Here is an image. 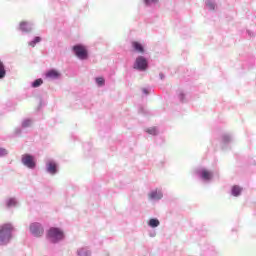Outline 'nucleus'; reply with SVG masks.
Masks as SVG:
<instances>
[{"label":"nucleus","instance_id":"nucleus-1","mask_svg":"<svg viewBox=\"0 0 256 256\" xmlns=\"http://www.w3.org/2000/svg\"><path fill=\"white\" fill-rule=\"evenodd\" d=\"M11 233H13V225L4 224L0 226V245H7L11 241Z\"/></svg>","mask_w":256,"mask_h":256},{"label":"nucleus","instance_id":"nucleus-2","mask_svg":"<svg viewBox=\"0 0 256 256\" xmlns=\"http://www.w3.org/2000/svg\"><path fill=\"white\" fill-rule=\"evenodd\" d=\"M48 239L52 241V243H57V241H61L63 239V231H61L59 228H50L47 233Z\"/></svg>","mask_w":256,"mask_h":256},{"label":"nucleus","instance_id":"nucleus-3","mask_svg":"<svg viewBox=\"0 0 256 256\" xmlns=\"http://www.w3.org/2000/svg\"><path fill=\"white\" fill-rule=\"evenodd\" d=\"M73 51H74L76 57H78V59L85 60V59H87V57H89L87 48H85V46H83V45L73 46Z\"/></svg>","mask_w":256,"mask_h":256},{"label":"nucleus","instance_id":"nucleus-4","mask_svg":"<svg viewBox=\"0 0 256 256\" xmlns=\"http://www.w3.org/2000/svg\"><path fill=\"white\" fill-rule=\"evenodd\" d=\"M22 163L23 165L28 167V169H35V157H33L32 155L24 154L22 156Z\"/></svg>","mask_w":256,"mask_h":256},{"label":"nucleus","instance_id":"nucleus-5","mask_svg":"<svg viewBox=\"0 0 256 256\" xmlns=\"http://www.w3.org/2000/svg\"><path fill=\"white\" fill-rule=\"evenodd\" d=\"M30 231L34 237H41L45 230L43 229V226L39 223H33L30 225Z\"/></svg>","mask_w":256,"mask_h":256},{"label":"nucleus","instance_id":"nucleus-6","mask_svg":"<svg viewBox=\"0 0 256 256\" xmlns=\"http://www.w3.org/2000/svg\"><path fill=\"white\" fill-rule=\"evenodd\" d=\"M135 65V69L145 71L147 69V59H145L143 56H140L136 59Z\"/></svg>","mask_w":256,"mask_h":256},{"label":"nucleus","instance_id":"nucleus-7","mask_svg":"<svg viewBox=\"0 0 256 256\" xmlns=\"http://www.w3.org/2000/svg\"><path fill=\"white\" fill-rule=\"evenodd\" d=\"M61 77V74L57 70H50L46 73L47 79H59Z\"/></svg>","mask_w":256,"mask_h":256},{"label":"nucleus","instance_id":"nucleus-8","mask_svg":"<svg viewBox=\"0 0 256 256\" xmlns=\"http://www.w3.org/2000/svg\"><path fill=\"white\" fill-rule=\"evenodd\" d=\"M47 171L51 175H55V173H57V164L55 162H48L47 163Z\"/></svg>","mask_w":256,"mask_h":256},{"label":"nucleus","instance_id":"nucleus-9","mask_svg":"<svg viewBox=\"0 0 256 256\" xmlns=\"http://www.w3.org/2000/svg\"><path fill=\"white\" fill-rule=\"evenodd\" d=\"M201 177L202 179H204V181H210V179L213 178V173H211V171L209 170H202L201 171Z\"/></svg>","mask_w":256,"mask_h":256},{"label":"nucleus","instance_id":"nucleus-10","mask_svg":"<svg viewBox=\"0 0 256 256\" xmlns=\"http://www.w3.org/2000/svg\"><path fill=\"white\" fill-rule=\"evenodd\" d=\"M132 47L135 49L138 53H144L145 49L143 48V45L139 42H132Z\"/></svg>","mask_w":256,"mask_h":256},{"label":"nucleus","instance_id":"nucleus-11","mask_svg":"<svg viewBox=\"0 0 256 256\" xmlns=\"http://www.w3.org/2000/svg\"><path fill=\"white\" fill-rule=\"evenodd\" d=\"M241 191H243V189L238 185L232 187V195L234 197H239V195H241Z\"/></svg>","mask_w":256,"mask_h":256},{"label":"nucleus","instance_id":"nucleus-12","mask_svg":"<svg viewBox=\"0 0 256 256\" xmlns=\"http://www.w3.org/2000/svg\"><path fill=\"white\" fill-rule=\"evenodd\" d=\"M20 30L24 31L25 33H28V31H31V25H29V23H27V22H21Z\"/></svg>","mask_w":256,"mask_h":256},{"label":"nucleus","instance_id":"nucleus-13","mask_svg":"<svg viewBox=\"0 0 256 256\" xmlns=\"http://www.w3.org/2000/svg\"><path fill=\"white\" fill-rule=\"evenodd\" d=\"M5 75H7V71L5 70V64L0 61V79H5Z\"/></svg>","mask_w":256,"mask_h":256},{"label":"nucleus","instance_id":"nucleus-14","mask_svg":"<svg viewBox=\"0 0 256 256\" xmlns=\"http://www.w3.org/2000/svg\"><path fill=\"white\" fill-rule=\"evenodd\" d=\"M163 197V194L161 192L153 191L149 194L150 199H161Z\"/></svg>","mask_w":256,"mask_h":256},{"label":"nucleus","instance_id":"nucleus-15","mask_svg":"<svg viewBox=\"0 0 256 256\" xmlns=\"http://www.w3.org/2000/svg\"><path fill=\"white\" fill-rule=\"evenodd\" d=\"M159 224H160L159 220L155 218L150 219L148 223L149 227H153V228L159 227Z\"/></svg>","mask_w":256,"mask_h":256},{"label":"nucleus","instance_id":"nucleus-16","mask_svg":"<svg viewBox=\"0 0 256 256\" xmlns=\"http://www.w3.org/2000/svg\"><path fill=\"white\" fill-rule=\"evenodd\" d=\"M15 205H17V200H15V198H10L6 201L7 207H15Z\"/></svg>","mask_w":256,"mask_h":256},{"label":"nucleus","instance_id":"nucleus-17","mask_svg":"<svg viewBox=\"0 0 256 256\" xmlns=\"http://www.w3.org/2000/svg\"><path fill=\"white\" fill-rule=\"evenodd\" d=\"M41 41V37L37 36L34 38L33 41L29 42L30 47H35V45H37V43H40Z\"/></svg>","mask_w":256,"mask_h":256},{"label":"nucleus","instance_id":"nucleus-18","mask_svg":"<svg viewBox=\"0 0 256 256\" xmlns=\"http://www.w3.org/2000/svg\"><path fill=\"white\" fill-rule=\"evenodd\" d=\"M96 83H97L98 87H103V85H105V78H103V77L96 78Z\"/></svg>","mask_w":256,"mask_h":256},{"label":"nucleus","instance_id":"nucleus-19","mask_svg":"<svg viewBox=\"0 0 256 256\" xmlns=\"http://www.w3.org/2000/svg\"><path fill=\"white\" fill-rule=\"evenodd\" d=\"M40 85H43V79H37L32 83V87L34 88L40 87Z\"/></svg>","mask_w":256,"mask_h":256},{"label":"nucleus","instance_id":"nucleus-20","mask_svg":"<svg viewBox=\"0 0 256 256\" xmlns=\"http://www.w3.org/2000/svg\"><path fill=\"white\" fill-rule=\"evenodd\" d=\"M146 133H148L149 135H157V128L156 127L148 128L146 129Z\"/></svg>","mask_w":256,"mask_h":256},{"label":"nucleus","instance_id":"nucleus-21","mask_svg":"<svg viewBox=\"0 0 256 256\" xmlns=\"http://www.w3.org/2000/svg\"><path fill=\"white\" fill-rule=\"evenodd\" d=\"M145 5H151L152 3H157V0H144Z\"/></svg>","mask_w":256,"mask_h":256},{"label":"nucleus","instance_id":"nucleus-22","mask_svg":"<svg viewBox=\"0 0 256 256\" xmlns=\"http://www.w3.org/2000/svg\"><path fill=\"white\" fill-rule=\"evenodd\" d=\"M23 127H29V125H31V120H25L23 123H22Z\"/></svg>","mask_w":256,"mask_h":256},{"label":"nucleus","instance_id":"nucleus-23","mask_svg":"<svg viewBox=\"0 0 256 256\" xmlns=\"http://www.w3.org/2000/svg\"><path fill=\"white\" fill-rule=\"evenodd\" d=\"M0 155H7V150L6 149H0Z\"/></svg>","mask_w":256,"mask_h":256},{"label":"nucleus","instance_id":"nucleus-24","mask_svg":"<svg viewBox=\"0 0 256 256\" xmlns=\"http://www.w3.org/2000/svg\"><path fill=\"white\" fill-rule=\"evenodd\" d=\"M208 7L209 9H211L212 11L215 9V5L213 3H208Z\"/></svg>","mask_w":256,"mask_h":256}]
</instances>
